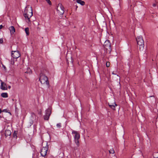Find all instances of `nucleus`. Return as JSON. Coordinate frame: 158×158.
I'll return each mask as SVG.
<instances>
[{
	"label": "nucleus",
	"mask_w": 158,
	"mask_h": 158,
	"mask_svg": "<svg viewBox=\"0 0 158 158\" xmlns=\"http://www.w3.org/2000/svg\"><path fill=\"white\" fill-rule=\"evenodd\" d=\"M40 75V77L39 80L41 83L43 84H46L48 87H49V84L47 77L42 73H41Z\"/></svg>",
	"instance_id": "f257e3e1"
},
{
	"label": "nucleus",
	"mask_w": 158,
	"mask_h": 158,
	"mask_svg": "<svg viewBox=\"0 0 158 158\" xmlns=\"http://www.w3.org/2000/svg\"><path fill=\"white\" fill-rule=\"evenodd\" d=\"M136 41L137 44L139 45V50L140 51L143 50L144 48V41L142 37L141 36L137 37L136 38Z\"/></svg>",
	"instance_id": "f03ea898"
},
{
	"label": "nucleus",
	"mask_w": 158,
	"mask_h": 158,
	"mask_svg": "<svg viewBox=\"0 0 158 158\" xmlns=\"http://www.w3.org/2000/svg\"><path fill=\"white\" fill-rule=\"evenodd\" d=\"M30 11H29V12L28 11V10L26 9L24 11V13L23 14L24 16L26 19H27V22H30V18L32 16L33 13L32 11V9L31 7Z\"/></svg>",
	"instance_id": "7ed1b4c3"
},
{
	"label": "nucleus",
	"mask_w": 158,
	"mask_h": 158,
	"mask_svg": "<svg viewBox=\"0 0 158 158\" xmlns=\"http://www.w3.org/2000/svg\"><path fill=\"white\" fill-rule=\"evenodd\" d=\"M72 134L74 135V139L75 142L77 147L79 146V139L80 138V135L79 134L77 131L73 130L72 132Z\"/></svg>",
	"instance_id": "20e7f679"
},
{
	"label": "nucleus",
	"mask_w": 158,
	"mask_h": 158,
	"mask_svg": "<svg viewBox=\"0 0 158 158\" xmlns=\"http://www.w3.org/2000/svg\"><path fill=\"white\" fill-rule=\"evenodd\" d=\"M48 143H47L46 146L42 148L40 152L41 155L42 156L44 157L46 155L48 149Z\"/></svg>",
	"instance_id": "39448f33"
},
{
	"label": "nucleus",
	"mask_w": 158,
	"mask_h": 158,
	"mask_svg": "<svg viewBox=\"0 0 158 158\" xmlns=\"http://www.w3.org/2000/svg\"><path fill=\"white\" fill-rule=\"evenodd\" d=\"M45 115L44 116V119L45 120H48L51 113V109L48 108L45 111Z\"/></svg>",
	"instance_id": "423d86ee"
},
{
	"label": "nucleus",
	"mask_w": 158,
	"mask_h": 158,
	"mask_svg": "<svg viewBox=\"0 0 158 158\" xmlns=\"http://www.w3.org/2000/svg\"><path fill=\"white\" fill-rule=\"evenodd\" d=\"M11 56L13 58L16 59L20 56V55L18 51H12Z\"/></svg>",
	"instance_id": "0eeeda50"
},
{
	"label": "nucleus",
	"mask_w": 158,
	"mask_h": 158,
	"mask_svg": "<svg viewBox=\"0 0 158 158\" xmlns=\"http://www.w3.org/2000/svg\"><path fill=\"white\" fill-rule=\"evenodd\" d=\"M103 46L107 50H111V44L109 40H106L104 43Z\"/></svg>",
	"instance_id": "6e6552de"
},
{
	"label": "nucleus",
	"mask_w": 158,
	"mask_h": 158,
	"mask_svg": "<svg viewBox=\"0 0 158 158\" xmlns=\"http://www.w3.org/2000/svg\"><path fill=\"white\" fill-rule=\"evenodd\" d=\"M1 82V85L0 86V88L2 90H6L7 89V86L6 83L2 81L1 80H0Z\"/></svg>",
	"instance_id": "1a4fd4ad"
},
{
	"label": "nucleus",
	"mask_w": 158,
	"mask_h": 158,
	"mask_svg": "<svg viewBox=\"0 0 158 158\" xmlns=\"http://www.w3.org/2000/svg\"><path fill=\"white\" fill-rule=\"evenodd\" d=\"M66 61L67 63L68 64L69 63H73V59L71 56H70V58H68V56L67 55L66 56Z\"/></svg>",
	"instance_id": "9d476101"
},
{
	"label": "nucleus",
	"mask_w": 158,
	"mask_h": 158,
	"mask_svg": "<svg viewBox=\"0 0 158 158\" xmlns=\"http://www.w3.org/2000/svg\"><path fill=\"white\" fill-rule=\"evenodd\" d=\"M108 104L109 107L114 110H115V106H117L115 102H114V104L112 105L110 104L109 103H108Z\"/></svg>",
	"instance_id": "9b49d317"
},
{
	"label": "nucleus",
	"mask_w": 158,
	"mask_h": 158,
	"mask_svg": "<svg viewBox=\"0 0 158 158\" xmlns=\"http://www.w3.org/2000/svg\"><path fill=\"white\" fill-rule=\"evenodd\" d=\"M5 134L6 136L7 137L9 136L11 134V132L10 130L8 129H6L5 130Z\"/></svg>",
	"instance_id": "f8f14e48"
},
{
	"label": "nucleus",
	"mask_w": 158,
	"mask_h": 158,
	"mask_svg": "<svg viewBox=\"0 0 158 158\" xmlns=\"http://www.w3.org/2000/svg\"><path fill=\"white\" fill-rule=\"evenodd\" d=\"M9 29L10 30L11 35L13 34L15 31V28L13 26L10 27L9 28Z\"/></svg>",
	"instance_id": "ddd939ff"
},
{
	"label": "nucleus",
	"mask_w": 158,
	"mask_h": 158,
	"mask_svg": "<svg viewBox=\"0 0 158 158\" xmlns=\"http://www.w3.org/2000/svg\"><path fill=\"white\" fill-rule=\"evenodd\" d=\"M57 10L60 15H63L64 12V9L59 10L58 9V7H57Z\"/></svg>",
	"instance_id": "4468645a"
},
{
	"label": "nucleus",
	"mask_w": 158,
	"mask_h": 158,
	"mask_svg": "<svg viewBox=\"0 0 158 158\" xmlns=\"http://www.w3.org/2000/svg\"><path fill=\"white\" fill-rule=\"evenodd\" d=\"M77 2L82 6L84 5L85 4V2L81 0H77Z\"/></svg>",
	"instance_id": "2eb2a0df"
},
{
	"label": "nucleus",
	"mask_w": 158,
	"mask_h": 158,
	"mask_svg": "<svg viewBox=\"0 0 158 158\" xmlns=\"http://www.w3.org/2000/svg\"><path fill=\"white\" fill-rule=\"evenodd\" d=\"M1 96L4 98H7L8 97V94L7 93H3L1 94Z\"/></svg>",
	"instance_id": "dca6fc26"
},
{
	"label": "nucleus",
	"mask_w": 158,
	"mask_h": 158,
	"mask_svg": "<svg viewBox=\"0 0 158 158\" xmlns=\"http://www.w3.org/2000/svg\"><path fill=\"white\" fill-rule=\"evenodd\" d=\"M58 7V9L60 10L61 9H64V7L62 5V4L61 3H59L58 4V6H57Z\"/></svg>",
	"instance_id": "f3484780"
},
{
	"label": "nucleus",
	"mask_w": 158,
	"mask_h": 158,
	"mask_svg": "<svg viewBox=\"0 0 158 158\" xmlns=\"http://www.w3.org/2000/svg\"><path fill=\"white\" fill-rule=\"evenodd\" d=\"M17 134L18 131H14V133H13V137L16 139L17 138Z\"/></svg>",
	"instance_id": "a211bd4d"
},
{
	"label": "nucleus",
	"mask_w": 158,
	"mask_h": 158,
	"mask_svg": "<svg viewBox=\"0 0 158 158\" xmlns=\"http://www.w3.org/2000/svg\"><path fill=\"white\" fill-rule=\"evenodd\" d=\"M15 60H16V59H15V58H11L10 61V64L12 65H13L14 64L15 61Z\"/></svg>",
	"instance_id": "6ab92c4d"
},
{
	"label": "nucleus",
	"mask_w": 158,
	"mask_h": 158,
	"mask_svg": "<svg viewBox=\"0 0 158 158\" xmlns=\"http://www.w3.org/2000/svg\"><path fill=\"white\" fill-rule=\"evenodd\" d=\"M25 31L26 34L28 35L29 34V28L28 27L26 28Z\"/></svg>",
	"instance_id": "aec40b11"
},
{
	"label": "nucleus",
	"mask_w": 158,
	"mask_h": 158,
	"mask_svg": "<svg viewBox=\"0 0 158 158\" xmlns=\"http://www.w3.org/2000/svg\"><path fill=\"white\" fill-rule=\"evenodd\" d=\"M57 127L58 128H60L61 127V124L60 123H57L56 124Z\"/></svg>",
	"instance_id": "412c9836"
},
{
	"label": "nucleus",
	"mask_w": 158,
	"mask_h": 158,
	"mask_svg": "<svg viewBox=\"0 0 158 158\" xmlns=\"http://www.w3.org/2000/svg\"><path fill=\"white\" fill-rule=\"evenodd\" d=\"M28 72L29 73H31L32 72H31V69H28V70H27V71L25 73H27Z\"/></svg>",
	"instance_id": "4be33fe9"
},
{
	"label": "nucleus",
	"mask_w": 158,
	"mask_h": 158,
	"mask_svg": "<svg viewBox=\"0 0 158 158\" xmlns=\"http://www.w3.org/2000/svg\"><path fill=\"white\" fill-rule=\"evenodd\" d=\"M109 152L110 153H114V151L113 149H110L109 151Z\"/></svg>",
	"instance_id": "5701e85b"
},
{
	"label": "nucleus",
	"mask_w": 158,
	"mask_h": 158,
	"mask_svg": "<svg viewBox=\"0 0 158 158\" xmlns=\"http://www.w3.org/2000/svg\"><path fill=\"white\" fill-rule=\"evenodd\" d=\"M47 3L50 5H51L52 4L50 0H45Z\"/></svg>",
	"instance_id": "b1692460"
},
{
	"label": "nucleus",
	"mask_w": 158,
	"mask_h": 158,
	"mask_svg": "<svg viewBox=\"0 0 158 158\" xmlns=\"http://www.w3.org/2000/svg\"><path fill=\"white\" fill-rule=\"evenodd\" d=\"M106 66L107 67H109L110 65V63L109 62H107L106 64Z\"/></svg>",
	"instance_id": "393cba45"
},
{
	"label": "nucleus",
	"mask_w": 158,
	"mask_h": 158,
	"mask_svg": "<svg viewBox=\"0 0 158 158\" xmlns=\"http://www.w3.org/2000/svg\"><path fill=\"white\" fill-rule=\"evenodd\" d=\"M3 42V40L2 38L0 39V44H2Z\"/></svg>",
	"instance_id": "a878e982"
},
{
	"label": "nucleus",
	"mask_w": 158,
	"mask_h": 158,
	"mask_svg": "<svg viewBox=\"0 0 158 158\" xmlns=\"http://www.w3.org/2000/svg\"><path fill=\"white\" fill-rule=\"evenodd\" d=\"M2 66L3 67V68L5 70H6V68L5 67V66L3 64L2 65Z\"/></svg>",
	"instance_id": "bb28decb"
},
{
	"label": "nucleus",
	"mask_w": 158,
	"mask_h": 158,
	"mask_svg": "<svg viewBox=\"0 0 158 158\" xmlns=\"http://www.w3.org/2000/svg\"><path fill=\"white\" fill-rule=\"evenodd\" d=\"M7 110L6 109H4L2 111L4 112H7Z\"/></svg>",
	"instance_id": "cd10ccee"
},
{
	"label": "nucleus",
	"mask_w": 158,
	"mask_h": 158,
	"mask_svg": "<svg viewBox=\"0 0 158 158\" xmlns=\"http://www.w3.org/2000/svg\"><path fill=\"white\" fill-rule=\"evenodd\" d=\"M3 27V26L2 25H0V29H1Z\"/></svg>",
	"instance_id": "c85d7f7f"
},
{
	"label": "nucleus",
	"mask_w": 158,
	"mask_h": 158,
	"mask_svg": "<svg viewBox=\"0 0 158 158\" xmlns=\"http://www.w3.org/2000/svg\"><path fill=\"white\" fill-rule=\"evenodd\" d=\"M156 6V4L154 3V4H153V6H154V7H155V6Z\"/></svg>",
	"instance_id": "c756f323"
},
{
	"label": "nucleus",
	"mask_w": 158,
	"mask_h": 158,
	"mask_svg": "<svg viewBox=\"0 0 158 158\" xmlns=\"http://www.w3.org/2000/svg\"><path fill=\"white\" fill-rule=\"evenodd\" d=\"M113 74L116 75V74L114 73V72L113 71L112 73Z\"/></svg>",
	"instance_id": "7c9ffc66"
},
{
	"label": "nucleus",
	"mask_w": 158,
	"mask_h": 158,
	"mask_svg": "<svg viewBox=\"0 0 158 158\" xmlns=\"http://www.w3.org/2000/svg\"><path fill=\"white\" fill-rule=\"evenodd\" d=\"M8 88L9 89H10L11 88V86L10 85H9L8 86Z\"/></svg>",
	"instance_id": "2f4dec72"
},
{
	"label": "nucleus",
	"mask_w": 158,
	"mask_h": 158,
	"mask_svg": "<svg viewBox=\"0 0 158 158\" xmlns=\"http://www.w3.org/2000/svg\"><path fill=\"white\" fill-rule=\"evenodd\" d=\"M2 112V110L1 109H0V113H1Z\"/></svg>",
	"instance_id": "473e14b6"
},
{
	"label": "nucleus",
	"mask_w": 158,
	"mask_h": 158,
	"mask_svg": "<svg viewBox=\"0 0 158 158\" xmlns=\"http://www.w3.org/2000/svg\"><path fill=\"white\" fill-rule=\"evenodd\" d=\"M153 97V96H150V97Z\"/></svg>",
	"instance_id": "72a5a7b5"
},
{
	"label": "nucleus",
	"mask_w": 158,
	"mask_h": 158,
	"mask_svg": "<svg viewBox=\"0 0 158 158\" xmlns=\"http://www.w3.org/2000/svg\"><path fill=\"white\" fill-rule=\"evenodd\" d=\"M158 158V157H157L156 158Z\"/></svg>",
	"instance_id": "f704fd0d"
}]
</instances>
